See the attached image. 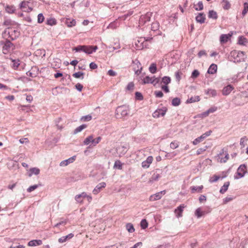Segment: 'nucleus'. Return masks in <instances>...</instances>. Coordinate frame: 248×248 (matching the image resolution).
I'll use <instances>...</instances> for the list:
<instances>
[{
  "instance_id": "1",
  "label": "nucleus",
  "mask_w": 248,
  "mask_h": 248,
  "mask_svg": "<svg viewBox=\"0 0 248 248\" xmlns=\"http://www.w3.org/2000/svg\"><path fill=\"white\" fill-rule=\"evenodd\" d=\"M0 44L2 47V52L4 54H9L12 50L15 49L14 44L9 40L0 41Z\"/></svg>"
},
{
  "instance_id": "2",
  "label": "nucleus",
  "mask_w": 248,
  "mask_h": 248,
  "mask_svg": "<svg viewBox=\"0 0 248 248\" xmlns=\"http://www.w3.org/2000/svg\"><path fill=\"white\" fill-rule=\"evenodd\" d=\"M4 33L8 35V37L14 40L20 35V32L18 29L16 28H8L5 30Z\"/></svg>"
},
{
  "instance_id": "3",
  "label": "nucleus",
  "mask_w": 248,
  "mask_h": 248,
  "mask_svg": "<svg viewBox=\"0 0 248 248\" xmlns=\"http://www.w3.org/2000/svg\"><path fill=\"white\" fill-rule=\"evenodd\" d=\"M129 111V109L128 107L120 106L116 110V115L117 118L124 117L127 116Z\"/></svg>"
},
{
  "instance_id": "4",
  "label": "nucleus",
  "mask_w": 248,
  "mask_h": 248,
  "mask_svg": "<svg viewBox=\"0 0 248 248\" xmlns=\"http://www.w3.org/2000/svg\"><path fill=\"white\" fill-rule=\"evenodd\" d=\"M170 82L171 78L169 77L165 76L161 79L160 82L161 88L166 93L170 92V90L168 85L170 83Z\"/></svg>"
},
{
  "instance_id": "5",
  "label": "nucleus",
  "mask_w": 248,
  "mask_h": 248,
  "mask_svg": "<svg viewBox=\"0 0 248 248\" xmlns=\"http://www.w3.org/2000/svg\"><path fill=\"white\" fill-rule=\"evenodd\" d=\"M160 81V78H156L155 76L153 77H149L148 76H146L142 79V84H152L153 85L155 86Z\"/></svg>"
},
{
  "instance_id": "6",
  "label": "nucleus",
  "mask_w": 248,
  "mask_h": 248,
  "mask_svg": "<svg viewBox=\"0 0 248 248\" xmlns=\"http://www.w3.org/2000/svg\"><path fill=\"white\" fill-rule=\"evenodd\" d=\"M232 57H233L234 61H244L245 59V52L241 51L233 50L231 52Z\"/></svg>"
},
{
  "instance_id": "7",
  "label": "nucleus",
  "mask_w": 248,
  "mask_h": 248,
  "mask_svg": "<svg viewBox=\"0 0 248 248\" xmlns=\"http://www.w3.org/2000/svg\"><path fill=\"white\" fill-rule=\"evenodd\" d=\"M84 198H87L89 202H91L92 200V196L87 195L85 192H83L80 194L77 195L75 197V200L77 202L80 204H82L83 203V199Z\"/></svg>"
},
{
  "instance_id": "8",
  "label": "nucleus",
  "mask_w": 248,
  "mask_h": 248,
  "mask_svg": "<svg viewBox=\"0 0 248 248\" xmlns=\"http://www.w3.org/2000/svg\"><path fill=\"white\" fill-rule=\"evenodd\" d=\"M247 172V166L245 164L240 165L237 170L236 175H234L235 179H238L243 177Z\"/></svg>"
},
{
  "instance_id": "9",
  "label": "nucleus",
  "mask_w": 248,
  "mask_h": 248,
  "mask_svg": "<svg viewBox=\"0 0 248 248\" xmlns=\"http://www.w3.org/2000/svg\"><path fill=\"white\" fill-rule=\"evenodd\" d=\"M166 193V190H163L157 192L155 194L151 195L149 198V200L150 202H154L159 200L161 199L162 196L164 195Z\"/></svg>"
},
{
  "instance_id": "10",
  "label": "nucleus",
  "mask_w": 248,
  "mask_h": 248,
  "mask_svg": "<svg viewBox=\"0 0 248 248\" xmlns=\"http://www.w3.org/2000/svg\"><path fill=\"white\" fill-rule=\"evenodd\" d=\"M30 2L28 1H23L20 4V8L25 12H30L32 10V8L29 5Z\"/></svg>"
},
{
  "instance_id": "11",
  "label": "nucleus",
  "mask_w": 248,
  "mask_h": 248,
  "mask_svg": "<svg viewBox=\"0 0 248 248\" xmlns=\"http://www.w3.org/2000/svg\"><path fill=\"white\" fill-rule=\"evenodd\" d=\"M83 48V52L87 54H90L95 52L97 49L98 47L96 46H84Z\"/></svg>"
},
{
  "instance_id": "12",
  "label": "nucleus",
  "mask_w": 248,
  "mask_h": 248,
  "mask_svg": "<svg viewBox=\"0 0 248 248\" xmlns=\"http://www.w3.org/2000/svg\"><path fill=\"white\" fill-rule=\"evenodd\" d=\"M224 152V149H222L220 152V153L218 155V158L217 160L218 161H219L220 163H225L227 162V161L228 160L229 157V155L227 152L226 153L224 157H220V156L222 155Z\"/></svg>"
},
{
  "instance_id": "13",
  "label": "nucleus",
  "mask_w": 248,
  "mask_h": 248,
  "mask_svg": "<svg viewBox=\"0 0 248 248\" xmlns=\"http://www.w3.org/2000/svg\"><path fill=\"white\" fill-rule=\"evenodd\" d=\"M186 207V206L184 204H181L176 209L174 210V213L176 215V216L177 217H182L183 215V212L184 211V209Z\"/></svg>"
},
{
  "instance_id": "14",
  "label": "nucleus",
  "mask_w": 248,
  "mask_h": 248,
  "mask_svg": "<svg viewBox=\"0 0 248 248\" xmlns=\"http://www.w3.org/2000/svg\"><path fill=\"white\" fill-rule=\"evenodd\" d=\"M106 186V183L105 182H101L98 184L96 187L94 188V189L93 191V194L96 195L101 190L105 188Z\"/></svg>"
},
{
  "instance_id": "15",
  "label": "nucleus",
  "mask_w": 248,
  "mask_h": 248,
  "mask_svg": "<svg viewBox=\"0 0 248 248\" xmlns=\"http://www.w3.org/2000/svg\"><path fill=\"white\" fill-rule=\"evenodd\" d=\"M153 157L152 156H148L146 160L143 161L141 163V166L144 168H148L150 167L151 164L153 161Z\"/></svg>"
},
{
  "instance_id": "16",
  "label": "nucleus",
  "mask_w": 248,
  "mask_h": 248,
  "mask_svg": "<svg viewBox=\"0 0 248 248\" xmlns=\"http://www.w3.org/2000/svg\"><path fill=\"white\" fill-rule=\"evenodd\" d=\"M234 88L232 85H228L223 88L222 92L224 95H227L233 90Z\"/></svg>"
},
{
  "instance_id": "17",
  "label": "nucleus",
  "mask_w": 248,
  "mask_h": 248,
  "mask_svg": "<svg viewBox=\"0 0 248 248\" xmlns=\"http://www.w3.org/2000/svg\"><path fill=\"white\" fill-rule=\"evenodd\" d=\"M64 22L67 26L69 28L74 27L76 24V21L75 19L69 18H66Z\"/></svg>"
},
{
  "instance_id": "18",
  "label": "nucleus",
  "mask_w": 248,
  "mask_h": 248,
  "mask_svg": "<svg viewBox=\"0 0 248 248\" xmlns=\"http://www.w3.org/2000/svg\"><path fill=\"white\" fill-rule=\"evenodd\" d=\"M166 112V109H159L156 110L153 113L154 117H159L160 116H164Z\"/></svg>"
},
{
  "instance_id": "19",
  "label": "nucleus",
  "mask_w": 248,
  "mask_h": 248,
  "mask_svg": "<svg viewBox=\"0 0 248 248\" xmlns=\"http://www.w3.org/2000/svg\"><path fill=\"white\" fill-rule=\"evenodd\" d=\"M222 173L223 175L222 176L219 175H214L212 177H211L210 179V181L212 183L217 182L219 178L223 179L227 177V173L225 172H223Z\"/></svg>"
},
{
  "instance_id": "20",
  "label": "nucleus",
  "mask_w": 248,
  "mask_h": 248,
  "mask_svg": "<svg viewBox=\"0 0 248 248\" xmlns=\"http://www.w3.org/2000/svg\"><path fill=\"white\" fill-rule=\"evenodd\" d=\"M76 159V156H73L68 159L62 161L60 163L61 166H66L70 163H72Z\"/></svg>"
},
{
  "instance_id": "21",
  "label": "nucleus",
  "mask_w": 248,
  "mask_h": 248,
  "mask_svg": "<svg viewBox=\"0 0 248 248\" xmlns=\"http://www.w3.org/2000/svg\"><path fill=\"white\" fill-rule=\"evenodd\" d=\"M42 244L41 240H33L29 242L28 245L30 247L40 246Z\"/></svg>"
},
{
  "instance_id": "22",
  "label": "nucleus",
  "mask_w": 248,
  "mask_h": 248,
  "mask_svg": "<svg viewBox=\"0 0 248 248\" xmlns=\"http://www.w3.org/2000/svg\"><path fill=\"white\" fill-rule=\"evenodd\" d=\"M231 36L232 34L229 33L227 34H222L220 37V43L222 44L227 42Z\"/></svg>"
},
{
  "instance_id": "23",
  "label": "nucleus",
  "mask_w": 248,
  "mask_h": 248,
  "mask_svg": "<svg viewBox=\"0 0 248 248\" xmlns=\"http://www.w3.org/2000/svg\"><path fill=\"white\" fill-rule=\"evenodd\" d=\"M217 64L212 63L208 68L207 73L210 74H214L217 72Z\"/></svg>"
},
{
  "instance_id": "24",
  "label": "nucleus",
  "mask_w": 248,
  "mask_h": 248,
  "mask_svg": "<svg viewBox=\"0 0 248 248\" xmlns=\"http://www.w3.org/2000/svg\"><path fill=\"white\" fill-rule=\"evenodd\" d=\"M212 146V142L210 140H208L206 141H205L203 143L202 145V151H205L209 148H211Z\"/></svg>"
},
{
  "instance_id": "25",
  "label": "nucleus",
  "mask_w": 248,
  "mask_h": 248,
  "mask_svg": "<svg viewBox=\"0 0 248 248\" xmlns=\"http://www.w3.org/2000/svg\"><path fill=\"white\" fill-rule=\"evenodd\" d=\"M57 23V20L55 18L50 17L46 19V24L49 26H54Z\"/></svg>"
},
{
  "instance_id": "26",
  "label": "nucleus",
  "mask_w": 248,
  "mask_h": 248,
  "mask_svg": "<svg viewBox=\"0 0 248 248\" xmlns=\"http://www.w3.org/2000/svg\"><path fill=\"white\" fill-rule=\"evenodd\" d=\"M230 185V182H225L223 186L221 187L220 189V193L221 194H224L225 192L227 191L228 190V187Z\"/></svg>"
},
{
  "instance_id": "27",
  "label": "nucleus",
  "mask_w": 248,
  "mask_h": 248,
  "mask_svg": "<svg viewBox=\"0 0 248 248\" xmlns=\"http://www.w3.org/2000/svg\"><path fill=\"white\" fill-rule=\"evenodd\" d=\"M217 110L216 107H212L206 111L202 113V117L207 116L210 113H213Z\"/></svg>"
},
{
  "instance_id": "28",
  "label": "nucleus",
  "mask_w": 248,
  "mask_h": 248,
  "mask_svg": "<svg viewBox=\"0 0 248 248\" xmlns=\"http://www.w3.org/2000/svg\"><path fill=\"white\" fill-rule=\"evenodd\" d=\"M247 42V39L244 36H240L238 37V43L239 45L245 46Z\"/></svg>"
},
{
  "instance_id": "29",
  "label": "nucleus",
  "mask_w": 248,
  "mask_h": 248,
  "mask_svg": "<svg viewBox=\"0 0 248 248\" xmlns=\"http://www.w3.org/2000/svg\"><path fill=\"white\" fill-rule=\"evenodd\" d=\"M5 11L9 14H13L16 11V8L14 5H7L5 7Z\"/></svg>"
},
{
  "instance_id": "30",
  "label": "nucleus",
  "mask_w": 248,
  "mask_h": 248,
  "mask_svg": "<svg viewBox=\"0 0 248 248\" xmlns=\"http://www.w3.org/2000/svg\"><path fill=\"white\" fill-rule=\"evenodd\" d=\"M208 17L214 19H217V12L214 10L209 11L208 13Z\"/></svg>"
},
{
  "instance_id": "31",
  "label": "nucleus",
  "mask_w": 248,
  "mask_h": 248,
  "mask_svg": "<svg viewBox=\"0 0 248 248\" xmlns=\"http://www.w3.org/2000/svg\"><path fill=\"white\" fill-rule=\"evenodd\" d=\"M31 173H29V176L31 177L32 174L38 175L40 173V170L37 168H32L30 169Z\"/></svg>"
},
{
  "instance_id": "32",
  "label": "nucleus",
  "mask_w": 248,
  "mask_h": 248,
  "mask_svg": "<svg viewBox=\"0 0 248 248\" xmlns=\"http://www.w3.org/2000/svg\"><path fill=\"white\" fill-rule=\"evenodd\" d=\"M93 136L91 135L87 137L84 140L83 143L85 145H89L90 143H93Z\"/></svg>"
},
{
  "instance_id": "33",
  "label": "nucleus",
  "mask_w": 248,
  "mask_h": 248,
  "mask_svg": "<svg viewBox=\"0 0 248 248\" xmlns=\"http://www.w3.org/2000/svg\"><path fill=\"white\" fill-rule=\"evenodd\" d=\"M156 65L155 63H152L149 68V71L152 74L155 73L156 72Z\"/></svg>"
},
{
  "instance_id": "34",
  "label": "nucleus",
  "mask_w": 248,
  "mask_h": 248,
  "mask_svg": "<svg viewBox=\"0 0 248 248\" xmlns=\"http://www.w3.org/2000/svg\"><path fill=\"white\" fill-rule=\"evenodd\" d=\"M248 12V3L246 2L244 3V9L242 12V15L244 17Z\"/></svg>"
},
{
  "instance_id": "35",
  "label": "nucleus",
  "mask_w": 248,
  "mask_h": 248,
  "mask_svg": "<svg viewBox=\"0 0 248 248\" xmlns=\"http://www.w3.org/2000/svg\"><path fill=\"white\" fill-rule=\"evenodd\" d=\"M200 100V97L199 96H195L191 97L190 98L187 100V102L188 103H193Z\"/></svg>"
},
{
  "instance_id": "36",
  "label": "nucleus",
  "mask_w": 248,
  "mask_h": 248,
  "mask_svg": "<svg viewBox=\"0 0 248 248\" xmlns=\"http://www.w3.org/2000/svg\"><path fill=\"white\" fill-rule=\"evenodd\" d=\"M126 228L129 232H133L135 231L133 225L130 223L126 224Z\"/></svg>"
},
{
  "instance_id": "37",
  "label": "nucleus",
  "mask_w": 248,
  "mask_h": 248,
  "mask_svg": "<svg viewBox=\"0 0 248 248\" xmlns=\"http://www.w3.org/2000/svg\"><path fill=\"white\" fill-rule=\"evenodd\" d=\"M122 165H123V164L121 163V162L120 160H118L115 162L113 168L118 169L119 170H122Z\"/></svg>"
},
{
  "instance_id": "38",
  "label": "nucleus",
  "mask_w": 248,
  "mask_h": 248,
  "mask_svg": "<svg viewBox=\"0 0 248 248\" xmlns=\"http://www.w3.org/2000/svg\"><path fill=\"white\" fill-rule=\"evenodd\" d=\"M87 127L86 124H82L80 126L78 127L74 130V134H77L80 131H81L83 129L86 128Z\"/></svg>"
},
{
  "instance_id": "39",
  "label": "nucleus",
  "mask_w": 248,
  "mask_h": 248,
  "mask_svg": "<svg viewBox=\"0 0 248 248\" xmlns=\"http://www.w3.org/2000/svg\"><path fill=\"white\" fill-rule=\"evenodd\" d=\"M247 140L248 138L246 136H244L241 139L240 144L242 148H244L246 146V142L247 141Z\"/></svg>"
},
{
  "instance_id": "40",
  "label": "nucleus",
  "mask_w": 248,
  "mask_h": 248,
  "mask_svg": "<svg viewBox=\"0 0 248 248\" xmlns=\"http://www.w3.org/2000/svg\"><path fill=\"white\" fill-rule=\"evenodd\" d=\"M12 62L13 68L15 69H17L19 65V61L18 60H13Z\"/></svg>"
},
{
  "instance_id": "41",
  "label": "nucleus",
  "mask_w": 248,
  "mask_h": 248,
  "mask_svg": "<svg viewBox=\"0 0 248 248\" xmlns=\"http://www.w3.org/2000/svg\"><path fill=\"white\" fill-rule=\"evenodd\" d=\"M171 103L174 106H178L180 104V100L178 98H174L172 99Z\"/></svg>"
},
{
  "instance_id": "42",
  "label": "nucleus",
  "mask_w": 248,
  "mask_h": 248,
  "mask_svg": "<svg viewBox=\"0 0 248 248\" xmlns=\"http://www.w3.org/2000/svg\"><path fill=\"white\" fill-rule=\"evenodd\" d=\"M134 88V84L133 82H129L126 86V90L130 92L133 91Z\"/></svg>"
},
{
  "instance_id": "43",
  "label": "nucleus",
  "mask_w": 248,
  "mask_h": 248,
  "mask_svg": "<svg viewBox=\"0 0 248 248\" xmlns=\"http://www.w3.org/2000/svg\"><path fill=\"white\" fill-rule=\"evenodd\" d=\"M45 17L42 14H39L37 17V22L39 23H42L44 21Z\"/></svg>"
},
{
  "instance_id": "44",
  "label": "nucleus",
  "mask_w": 248,
  "mask_h": 248,
  "mask_svg": "<svg viewBox=\"0 0 248 248\" xmlns=\"http://www.w3.org/2000/svg\"><path fill=\"white\" fill-rule=\"evenodd\" d=\"M179 146V142L176 141H172L170 144V147L171 149H174Z\"/></svg>"
},
{
  "instance_id": "45",
  "label": "nucleus",
  "mask_w": 248,
  "mask_h": 248,
  "mask_svg": "<svg viewBox=\"0 0 248 248\" xmlns=\"http://www.w3.org/2000/svg\"><path fill=\"white\" fill-rule=\"evenodd\" d=\"M141 227L145 229L148 227V223L146 219H142L140 222Z\"/></svg>"
},
{
  "instance_id": "46",
  "label": "nucleus",
  "mask_w": 248,
  "mask_h": 248,
  "mask_svg": "<svg viewBox=\"0 0 248 248\" xmlns=\"http://www.w3.org/2000/svg\"><path fill=\"white\" fill-rule=\"evenodd\" d=\"M83 73L80 72L75 73L73 75V76L77 78H80L82 77V79L83 78Z\"/></svg>"
},
{
  "instance_id": "47",
  "label": "nucleus",
  "mask_w": 248,
  "mask_h": 248,
  "mask_svg": "<svg viewBox=\"0 0 248 248\" xmlns=\"http://www.w3.org/2000/svg\"><path fill=\"white\" fill-rule=\"evenodd\" d=\"M92 118V117L91 115H86V116H83L81 118V120L82 121H90V120H91Z\"/></svg>"
},
{
  "instance_id": "48",
  "label": "nucleus",
  "mask_w": 248,
  "mask_h": 248,
  "mask_svg": "<svg viewBox=\"0 0 248 248\" xmlns=\"http://www.w3.org/2000/svg\"><path fill=\"white\" fill-rule=\"evenodd\" d=\"M206 93L207 94L211 95L212 96H215L217 95V92L215 90H209Z\"/></svg>"
},
{
  "instance_id": "49",
  "label": "nucleus",
  "mask_w": 248,
  "mask_h": 248,
  "mask_svg": "<svg viewBox=\"0 0 248 248\" xmlns=\"http://www.w3.org/2000/svg\"><path fill=\"white\" fill-rule=\"evenodd\" d=\"M84 46H78L77 47H75L73 48V50H75L76 51H83Z\"/></svg>"
},
{
  "instance_id": "50",
  "label": "nucleus",
  "mask_w": 248,
  "mask_h": 248,
  "mask_svg": "<svg viewBox=\"0 0 248 248\" xmlns=\"http://www.w3.org/2000/svg\"><path fill=\"white\" fill-rule=\"evenodd\" d=\"M38 187V186L37 185H35L32 186H30L27 189V191L29 192H31V191L34 190L35 189H36Z\"/></svg>"
},
{
  "instance_id": "51",
  "label": "nucleus",
  "mask_w": 248,
  "mask_h": 248,
  "mask_svg": "<svg viewBox=\"0 0 248 248\" xmlns=\"http://www.w3.org/2000/svg\"><path fill=\"white\" fill-rule=\"evenodd\" d=\"M200 75V73L197 70H195L194 71H193L192 73V75H191V77L192 78H196L197 77H198Z\"/></svg>"
},
{
  "instance_id": "52",
  "label": "nucleus",
  "mask_w": 248,
  "mask_h": 248,
  "mask_svg": "<svg viewBox=\"0 0 248 248\" xmlns=\"http://www.w3.org/2000/svg\"><path fill=\"white\" fill-rule=\"evenodd\" d=\"M195 215L198 217H200L202 216V209L201 208H198L195 211Z\"/></svg>"
},
{
  "instance_id": "53",
  "label": "nucleus",
  "mask_w": 248,
  "mask_h": 248,
  "mask_svg": "<svg viewBox=\"0 0 248 248\" xmlns=\"http://www.w3.org/2000/svg\"><path fill=\"white\" fill-rule=\"evenodd\" d=\"M101 140V138L100 137H98L95 139L93 138V144L94 146H95Z\"/></svg>"
},
{
  "instance_id": "54",
  "label": "nucleus",
  "mask_w": 248,
  "mask_h": 248,
  "mask_svg": "<svg viewBox=\"0 0 248 248\" xmlns=\"http://www.w3.org/2000/svg\"><path fill=\"white\" fill-rule=\"evenodd\" d=\"M135 96L136 98L138 100H141L143 99V96L140 93L136 92L135 93Z\"/></svg>"
},
{
  "instance_id": "55",
  "label": "nucleus",
  "mask_w": 248,
  "mask_h": 248,
  "mask_svg": "<svg viewBox=\"0 0 248 248\" xmlns=\"http://www.w3.org/2000/svg\"><path fill=\"white\" fill-rule=\"evenodd\" d=\"M75 87L77 90H78L79 92H81L83 88V86L80 83H78L75 85Z\"/></svg>"
},
{
  "instance_id": "56",
  "label": "nucleus",
  "mask_w": 248,
  "mask_h": 248,
  "mask_svg": "<svg viewBox=\"0 0 248 248\" xmlns=\"http://www.w3.org/2000/svg\"><path fill=\"white\" fill-rule=\"evenodd\" d=\"M155 94L156 97H162L163 96V93L161 91H155Z\"/></svg>"
},
{
  "instance_id": "57",
  "label": "nucleus",
  "mask_w": 248,
  "mask_h": 248,
  "mask_svg": "<svg viewBox=\"0 0 248 248\" xmlns=\"http://www.w3.org/2000/svg\"><path fill=\"white\" fill-rule=\"evenodd\" d=\"M233 200V198L232 197H227L223 200V202L224 203H226Z\"/></svg>"
},
{
  "instance_id": "58",
  "label": "nucleus",
  "mask_w": 248,
  "mask_h": 248,
  "mask_svg": "<svg viewBox=\"0 0 248 248\" xmlns=\"http://www.w3.org/2000/svg\"><path fill=\"white\" fill-rule=\"evenodd\" d=\"M201 140H202V136H200V137H198V138H197L196 139H195L193 141V144L194 145L197 144L198 143H199L201 142Z\"/></svg>"
},
{
  "instance_id": "59",
  "label": "nucleus",
  "mask_w": 248,
  "mask_h": 248,
  "mask_svg": "<svg viewBox=\"0 0 248 248\" xmlns=\"http://www.w3.org/2000/svg\"><path fill=\"white\" fill-rule=\"evenodd\" d=\"M194 8H195V9L196 11L202 10V3L200 2H199L198 3V5H195L194 6Z\"/></svg>"
},
{
  "instance_id": "60",
  "label": "nucleus",
  "mask_w": 248,
  "mask_h": 248,
  "mask_svg": "<svg viewBox=\"0 0 248 248\" xmlns=\"http://www.w3.org/2000/svg\"><path fill=\"white\" fill-rule=\"evenodd\" d=\"M212 132V131L211 130H209L208 131H207L205 133L202 134V140L203 139L205 138L206 137L209 136V135H210V134Z\"/></svg>"
},
{
  "instance_id": "61",
  "label": "nucleus",
  "mask_w": 248,
  "mask_h": 248,
  "mask_svg": "<svg viewBox=\"0 0 248 248\" xmlns=\"http://www.w3.org/2000/svg\"><path fill=\"white\" fill-rule=\"evenodd\" d=\"M191 191L192 193H194L195 191H197L198 192H200L201 190V188L200 187H191Z\"/></svg>"
},
{
  "instance_id": "62",
  "label": "nucleus",
  "mask_w": 248,
  "mask_h": 248,
  "mask_svg": "<svg viewBox=\"0 0 248 248\" xmlns=\"http://www.w3.org/2000/svg\"><path fill=\"white\" fill-rule=\"evenodd\" d=\"M90 68L92 69H95L97 68V65L94 62H92L90 64Z\"/></svg>"
},
{
  "instance_id": "63",
  "label": "nucleus",
  "mask_w": 248,
  "mask_h": 248,
  "mask_svg": "<svg viewBox=\"0 0 248 248\" xmlns=\"http://www.w3.org/2000/svg\"><path fill=\"white\" fill-rule=\"evenodd\" d=\"M196 20L198 22H202V13L199 14V15L196 17Z\"/></svg>"
},
{
  "instance_id": "64",
  "label": "nucleus",
  "mask_w": 248,
  "mask_h": 248,
  "mask_svg": "<svg viewBox=\"0 0 248 248\" xmlns=\"http://www.w3.org/2000/svg\"><path fill=\"white\" fill-rule=\"evenodd\" d=\"M108 74L110 76H115L116 75V73L115 71L112 70H109L108 71Z\"/></svg>"
}]
</instances>
